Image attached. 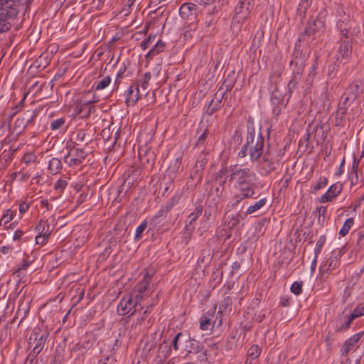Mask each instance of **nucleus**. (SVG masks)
Returning a JSON list of instances; mask_svg holds the SVG:
<instances>
[{"instance_id":"1","label":"nucleus","mask_w":364,"mask_h":364,"mask_svg":"<svg viewBox=\"0 0 364 364\" xmlns=\"http://www.w3.org/2000/svg\"><path fill=\"white\" fill-rule=\"evenodd\" d=\"M229 181L233 183L237 193L232 198V206L237 205L242 200L253 198L257 188V176L247 167L231 165L227 169Z\"/></svg>"},{"instance_id":"2","label":"nucleus","mask_w":364,"mask_h":364,"mask_svg":"<svg viewBox=\"0 0 364 364\" xmlns=\"http://www.w3.org/2000/svg\"><path fill=\"white\" fill-rule=\"evenodd\" d=\"M264 147V138L259 133L256 134L253 123L247 125V136L245 143L238 152V156L245 158L250 156L252 162L258 161L262 156Z\"/></svg>"},{"instance_id":"3","label":"nucleus","mask_w":364,"mask_h":364,"mask_svg":"<svg viewBox=\"0 0 364 364\" xmlns=\"http://www.w3.org/2000/svg\"><path fill=\"white\" fill-rule=\"evenodd\" d=\"M326 14L327 12L325 10L321 11L315 19L309 21L304 33L300 36V40L309 41L310 38L314 39L318 33L322 32L326 26Z\"/></svg>"},{"instance_id":"4","label":"nucleus","mask_w":364,"mask_h":364,"mask_svg":"<svg viewBox=\"0 0 364 364\" xmlns=\"http://www.w3.org/2000/svg\"><path fill=\"white\" fill-rule=\"evenodd\" d=\"M363 83L361 81L355 80L346 89V91L341 96V102L339 105L338 110L342 114H345L346 107L353 102L363 92Z\"/></svg>"},{"instance_id":"5","label":"nucleus","mask_w":364,"mask_h":364,"mask_svg":"<svg viewBox=\"0 0 364 364\" xmlns=\"http://www.w3.org/2000/svg\"><path fill=\"white\" fill-rule=\"evenodd\" d=\"M97 101L95 94L88 91L80 100L79 105L75 107L76 114L82 118L89 117L95 111V107L92 104Z\"/></svg>"},{"instance_id":"6","label":"nucleus","mask_w":364,"mask_h":364,"mask_svg":"<svg viewBox=\"0 0 364 364\" xmlns=\"http://www.w3.org/2000/svg\"><path fill=\"white\" fill-rule=\"evenodd\" d=\"M139 310V307L134 302L133 294L124 295L117 306V312L121 316H131Z\"/></svg>"},{"instance_id":"7","label":"nucleus","mask_w":364,"mask_h":364,"mask_svg":"<svg viewBox=\"0 0 364 364\" xmlns=\"http://www.w3.org/2000/svg\"><path fill=\"white\" fill-rule=\"evenodd\" d=\"M352 54V44L349 37H340V43L335 58L340 63H346Z\"/></svg>"},{"instance_id":"8","label":"nucleus","mask_w":364,"mask_h":364,"mask_svg":"<svg viewBox=\"0 0 364 364\" xmlns=\"http://www.w3.org/2000/svg\"><path fill=\"white\" fill-rule=\"evenodd\" d=\"M291 64L294 65V68L293 70L291 79L288 83V89L290 92L296 87L301 78L305 66L304 60L301 58H298L297 57H295V58L291 60Z\"/></svg>"},{"instance_id":"9","label":"nucleus","mask_w":364,"mask_h":364,"mask_svg":"<svg viewBox=\"0 0 364 364\" xmlns=\"http://www.w3.org/2000/svg\"><path fill=\"white\" fill-rule=\"evenodd\" d=\"M343 254L344 252L341 249L332 251L330 256L321 265V271L323 273H330L340 265V258Z\"/></svg>"},{"instance_id":"10","label":"nucleus","mask_w":364,"mask_h":364,"mask_svg":"<svg viewBox=\"0 0 364 364\" xmlns=\"http://www.w3.org/2000/svg\"><path fill=\"white\" fill-rule=\"evenodd\" d=\"M186 338V336L182 333H177L171 341L170 346L168 345H164L160 347L159 356L164 360L168 358L171 355V348H173L176 351L178 350L179 348V345L182 343H184Z\"/></svg>"},{"instance_id":"11","label":"nucleus","mask_w":364,"mask_h":364,"mask_svg":"<svg viewBox=\"0 0 364 364\" xmlns=\"http://www.w3.org/2000/svg\"><path fill=\"white\" fill-rule=\"evenodd\" d=\"M197 9L198 6L193 3H184L179 9L180 16L186 21H196L198 18Z\"/></svg>"},{"instance_id":"12","label":"nucleus","mask_w":364,"mask_h":364,"mask_svg":"<svg viewBox=\"0 0 364 364\" xmlns=\"http://www.w3.org/2000/svg\"><path fill=\"white\" fill-rule=\"evenodd\" d=\"M40 329L35 328L29 340L31 341L34 339L36 341V343L33 347L32 351L29 353V356H33V358H36V355L43 350L45 343L48 338V333L46 332L43 333L39 338H38L39 334Z\"/></svg>"},{"instance_id":"13","label":"nucleus","mask_w":364,"mask_h":364,"mask_svg":"<svg viewBox=\"0 0 364 364\" xmlns=\"http://www.w3.org/2000/svg\"><path fill=\"white\" fill-rule=\"evenodd\" d=\"M251 9L250 0H240L235 9V20L239 23L242 22L249 16Z\"/></svg>"},{"instance_id":"14","label":"nucleus","mask_w":364,"mask_h":364,"mask_svg":"<svg viewBox=\"0 0 364 364\" xmlns=\"http://www.w3.org/2000/svg\"><path fill=\"white\" fill-rule=\"evenodd\" d=\"M35 113L33 111L28 110L23 114L22 116L18 117L14 122V128L18 134H21L31 122L34 117Z\"/></svg>"},{"instance_id":"15","label":"nucleus","mask_w":364,"mask_h":364,"mask_svg":"<svg viewBox=\"0 0 364 364\" xmlns=\"http://www.w3.org/2000/svg\"><path fill=\"white\" fill-rule=\"evenodd\" d=\"M352 27V23L349 15L345 12L339 14V18L337 21V28L340 31V37H348V33Z\"/></svg>"},{"instance_id":"16","label":"nucleus","mask_w":364,"mask_h":364,"mask_svg":"<svg viewBox=\"0 0 364 364\" xmlns=\"http://www.w3.org/2000/svg\"><path fill=\"white\" fill-rule=\"evenodd\" d=\"M271 103L273 106V112L275 115H279L286 106L284 102V96L282 92L277 88L274 89L271 94Z\"/></svg>"},{"instance_id":"17","label":"nucleus","mask_w":364,"mask_h":364,"mask_svg":"<svg viewBox=\"0 0 364 364\" xmlns=\"http://www.w3.org/2000/svg\"><path fill=\"white\" fill-rule=\"evenodd\" d=\"M353 319H351L350 316L345 315L343 314L338 315L333 321V326L336 332H344L347 331Z\"/></svg>"},{"instance_id":"18","label":"nucleus","mask_w":364,"mask_h":364,"mask_svg":"<svg viewBox=\"0 0 364 364\" xmlns=\"http://www.w3.org/2000/svg\"><path fill=\"white\" fill-rule=\"evenodd\" d=\"M139 85L134 83L129 86L126 94V104L127 106H134L139 99Z\"/></svg>"},{"instance_id":"19","label":"nucleus","mask_w":364,"mask_h":364,"mask_svg":"<svg viewBox=\"0 0 364 364\" xmlns=\"http://www.w3.org/2000/svg\"><path fill=\"white\" fill-rule=\"evenodd\" d=\"M203 205L200 204H198L194 211L191 213L188 218L186 220V225L185 228H186V230L188 232H193L195 229V222L198 219V218L202 214L203 212Z\"/></svg>"},{"instance_id":"20","label":"nucleus","mask_w":364,"mask_h":364,"mask_svg":"<svg viewBox=\"0 0 364 364\" xmlns=\"http://www.w3.org/2000/svg\"><path fill=\"white\" fill-rule=\"evenodd\" d=\"M342 191V184L337 183L331 185L327 191L321 197L320 202L322 203L331 201L336 197Z\"/></svg>"},{"instance_id":"21","label":"nucleus","mask_w":364,"mask_h":364,"mask_svg":"<svg viewBox=\"0 0 364 364\" xmlns=\"http://www.w3.org/2000/svg\"><path fill=\"white\" fill-rule=\"evenodd\" d=\"M215 311V307L212 311L204 313L200 318V328L203 331L212 329L213 324V318Z\"/></svg>"},{"instance_id":"22","label":"nucleus","mask_w":364,"mask_h":364,"mask_svg":"<svg viewBox=\"0 0 364 364\" xmlns=\"http://www.w3.org/2000/svg\"><path fill=\"white\" fill-rule=\"evenodd\" d=\"M363 332H359L347 339L341 348V355H346L354 347L355 344L362 338Z\"/></svg>"},{"instance_id":"23","label":"nucleus","mask_w":364,"mask_h":364,"mask_svg":"<svg viewBox=\"0 0 364 364\" xmlns=\"http://www.w3.org/2000/svg\"><path fill=\"white\" fill-rule=\"evenodd\" d=\"M208 162L206 154H201L196 160L193 169L196 172V176L198 178V181H201L203 171L205 168Z\"/></svg>"},{"instance_id":"24","label":"nucleus","mask_w":364,"mask_h":364,"mask_svg":"<svg viewBox=\"0 0 364 364\" xmlns=\"http://www.w3.org/2000/svg\"><path fill=\"white\" fill-rule=\"evenodd\" d=\"M184 343H186L185 350L189 353H198L203 349L202 344L199 341L190 337L186 336Z\"/></svg>"},{"instance_id":"25","label":"nucleus","mask_w":364,"mask_h":364,"mask_svg":"<svg viewBox=\"0 0 364 364\" xmlns=\"http://www.w3.org/2000/svg\"><path fill=\"white\" fill-rule=\"evenodd\" d=\"M181 164V158L176 157L169 165L166 171V176L168 179L172 181L176 177L177 172L179 171Z\"/></svg>"},{"instance_id":"26","label":"nucleus","mask_w":364,"mask_h":364,"mask_svg":"<svg viewBox=\"0 0 364 364\" xmlns=\"http://www.w3.org/2000/svg\"><path fill=\"white\" fill-rule=\"evenodd\" d=\"M224 93H223L220 96H218V94H215V97L211 100L208 109L207 113L209 115L213 114L218 109H220L222 100L223 98Z\"/></svg>"},{"instance_id":"27","label":"nucleus","mask_w":364,"mask_h":364,"mask_svg":"<svg viewBox=\"0 0 364 364\" xmlns=\"http://www.w3.org/2000/svg\"><path fill=\"white\" fill-rule=\"evenodd\" d=\"M90 141L91 139L85 131L81 129L76 133L75 140L74 142L75 146H79L82 145H87Z\"/></svg>"},{"instance_id":"28","label":"nucleus","mask_w":364,"mask_h":364,"mask_svg":"<svg viewBox=\"0 0 364 364\" xmlns=\"http://www.w3.org/2000/svg\"><path fill=\"white\" fill-rule=\"evenodd\" d=\"M30 265L31 261H28L25 258H23L21 262L16 265V270L14 272V276L18 279H21L25 275V272Z\"/></svg>"},{"instance_id":"29","label":"nucleus","mask_w":364,"mask_h":364,"mask_svg":"<svg viewBox=\"0 0 364 364\" xmlns=\"http://www.w3.org/2000/svg\"><path fill=\"white\" fill-rule=\"evenodd\" d=\"M151 277L149 274H146L144 276L141 281L137 284L136 291L149 296V294L148 292H146V291H147L149 284L151 282Z\"/></svg>"},{"instance_id":"30","label":"nucleus","mask_w":364,"mask_h":364,"mask_svg":"<svg viewBox=\"0 0 364 364\" xmlns=\"http://www.w3.org/2000/svg\"><path fill=\"white\" fill-rule=\"evenodd\" d=\"M63 168V164L60 160L57 158H52L48 164V170L52 175L58 173Z\"/></svg>"},{"instance_id":"31","label":"nucleus","mask_w":364,"mask_h":364,"mask_svg":"<svg viewBox=\"0 0 364 364\" xmlns=\"http://www.w3.org/2000/svg\"><path fill=\"white\" fill-rule=\"evenodd\" d=\"M267 203V199L266 198H262L259 199L258 201H256L253 205H250L246 210L245 214L247 215L255 213V212L262 208L264 205H266Z\"/></svg>"},{"instance_id":"32","label":"nucleus","mask_w":364,"mask_h":364,"mask_svg":"<svg viewBox=\"0 0 364 364\" xmlns=\"http://www.w3.org/2000/svg\"><path fill=\"white\" fill-rule=\"evenodd\" d=\"M164 47L165 43L161 40H159L154 46L148 52L146 58L147 59H152L155 55L162 52Z\"/></svg>"},{"instance_id":"33","label":"nucleus","mask_w":364,"mask_h":364,"mask_svg":"<svg viewBox=\"0 0 364 364\" xmlns=\"http://www.w3.org/2000/svg\"><path fill=\"white\" fill-rule=\"evenodd\" d=\"M53 229V228H51L50 224H48L46 233L44 231L42 234H38L36 237V243L38 245L45 244L47 242L50 235L51 234Z\"/></svg>"},{"instance_id":"34","label":"nucleus","mask_w":364,"mask_h":364,"mask_svg":"<svg viewBox=\"0 0 364 364\" xmlns=\"http://www.w3.org/2000/svg\"><path fill=\"white\" fill-rule=\"evenodd\" d=\"M317 60H318V56H316L315 58V60H314V63L311 65L309 70V73H308V76L306 79V85H309L311 84V82L313 80V79L314 78L315 75H316V71L318 68V65H317Z\"/></svg>"},{"instance_id":"35","label":"nucleus","mask_w":364,"mask_h":364,"mask_svg":"<svg viewBox=\"0 0 364 364\" xmlns=\"http://www.w3.org/2000/svg\"><path fill=\"white\" fill-rule=\"evenodd\" d=\"M353 224H354V219L353 218H348L345 221L343 226L341 227V228L339 231V235H341L342 237L346 236L348 233L349 230H350V228H352Z\"/></svg>"},{"instance_id":"36","label":"nucleus","mask_w":364,"mask_h":364,"mask_svg":"<svg viewBox=\"0 0 364 364\" xmlns=\"http://www.w3.org/2000/svg\"><path fill=\"white\" fill-rule=\"evenodd\" d=\"M69 153L70 155H72L75 158L79 159L80 161H81L82 163L87 156L83 149L76 148L75 146H74V147L69 151Z\"/></svg>"},{"instance_id":"37","label":"nucleus","mask_w":364,"mask_h":364,"mask_svg":"<svg viewBox=\"0 0 364 364\" xmlns=\"http://www.w3.org/2000/svg\"><path fill=\"white\" fill-rule=\"evenodd\" d=\"M14 218L13 211L11 209L4 210L1 217L0 218V225H6Z\"/></svg>"},{"instance_id":"38","label":"nucleus","mask_w":364,"mask_h":364,"mask_svg":"<svg viewBox=\"0 0 364 364\" xmlns=\"http://www.w3.org/2000/svg\"><path fill=\"white\" fill-rule=\"evenodd\" d=\"M328 184V179L324 176H321L318 181L315 183V185L312 186L311 188V191L312 193H316L318 190L324 188Z\"/></svg>"},{"instance_id":"39","label":"nucleus","mask_w":364,"mask_h":364,"mask_svg":"<svg viewBox=\"0 0 364 364\" xmlns=\"http://www.w3.org/2000/svg\"><path fill=\"white\" fill-rule=\"evenodd\" d=\"M64 161L65 164H67L69 166L76 167L80 166L82 162L80 161L79 159L75 158V156L70 155V153L64 157Z\"/></svg>"},{"instance_id":"40","label":"nucleus","mask_w":364,"mask_h":364,"mask_svg":"<svg viewBox=\"0 0 364 364\" xmlns=\"http://www.w3.org/2000/svg\"><path fill=\"white\" fill-rule=\"evenodd\" d=\"M312 0H301L299 7L298 12L299 16H304L306 10L309 8Z\"/></svg>"},{"instance_id":"41","label":"nucleus","mask_w":364,"mask_h":364,"mask_svg":"<svg viewBox=\"0 0 364 364\" xmlns=\"http://www.w3.org/2000/svg\"><path fill=\"white\" fill-rule=\"evenodd\" d=\"M65 123V118H58L54 120H52L50 124V127L53 131H57L63 127Z\"/></svg>"},{"instance_id":"42","label":"nucleus","mask_w":364,"mask_h":364,"mask_svg":"<svg viewBox=\"0 0 364 364\" xmlns=\"http://www.w3.org/2000/svg\"><path fill=\"white\" fill-rule=\"evenodd\" d=\"M261 353V350L257 345H252L247 350V355L251 359L257 358Z\"/></svg>"},{"instance_id":"43","label":"nucleus","mask_w":364,"mask_h":364,"mask_svg":"<svg viewBox=\"0 0 364 364\" xmlns=\"http://www.w3.org/2000/svg\"><path fill=\"white\" fill-rule=\"evenodd\" d=\"M111 77L107 75L99 80L95 86V90H101L105 89L111 82Z\"/></svg>"},{"instance_id":"44","label":"nucleus","mask_w":364,"mask_h":364,"mask_svg":"<svg viewBox=\"0 0 364 364\" xmlns=\"http://www.w3.org/2000/svg\"><path fill=\"white\" fill-rule=\"evenodd\" d=\"M351 319H355L359 316L364 315V302L358 305L353 310V311L349 314Z\"/></svg>"},{"instance_id":"45","label":"nucleus","mask_w":364,"mask_h":364,"mask_svg":"<svg viewBox=\"0 0 364 364\" xmlns=\"http://www.w3.org/2000/svg\"><path fill=\"white\" fill-rule=\"evenodd\" d=\"M325 242L326 237L324 235L320 236L318 239L314 249V255H316V257H318V255L320 254L321 249L325 244Z\"/></svg>"},{"instance_id":"46","label":"nucleus","mask_w":364,"mask_h":364,"mask_svg":"<svg viewBox=\"0 0 364 364\" xmlns=\"http://www.w3.org/2000/svg\"><path fill=\"white\" fill-rule=\"evenodd\" d=\"M302 286H303V282H301V281L294 282L291 284V286L290 287V290H291V293L298 296L300 294H301V292H302Z\"/></svg>"},{"instance_id":"47","label":"nucleus","mask_w":364,"mask_h":364,"mask_svg":"<svg viewBox=\"0 0 364 364\" xmlns=\"http://www.w3.org/2000/svg\"><path fill=\"white\" fill-rule=\"evenodd\" d=\"M146 227H147V223H146V221H144L136 228V233H135V236H134L135 240H139L141 237L142 233L144 232V231L145 230Z\"/></svg>"},{"instance_id":"48","label":"nucleus","mask_w":364,"mask_h":364,"mask_svg":"<svg viewBox=\"0 0 364 364\" xmlns=\"http://www.w3.org/2000/svg\"><path fill=\"white\" fill-rule=\"evenodd\" d=\"M132 294L134 296V301L139 306V309H143V307L141 305V301L144 299V297L148 296L143 293H140L137 291L134 294Z\"/></svg>"},{"instance_id":"49","label":"nucleus","mask_w":364,"mask_h":364,"mask_svg":"<svg viewBox=\"0 0 364 364\" xmlns=\"http://www.w3.org/2000/svg\"><path fill=\"white\" fill-rule=\"evenodd\" d=\"M228 225L229 228H234L240 223L239 216L236 215H230L228 217Z\"/></svg>"},{"instance_id":"50","label":"nucleus","mask_w":364,"mask_h":364,"mask_svg":"<svg viewBox=\"0 0 364 364\" xmlns=\"http://www.w3.org/2000/svg\"><path fill=\"white\" fill-rule=\"evenodd\" d=\"M181 198V196L178 194L174 195L170 200L166 203V207L168 210L173 208L174 205L178 203Z\"/></svg>"},{"instance_id":"51","label":"nucleus","mask_w":364,"mask_h":364,"mask_svg":"<svg viewBox=\"0 0 364 364\" xmlns=\"http://www.w3.org/2000/svg\"><path fill=\"white\" fill-rule=\"evenodd\" d=\"M48 220L43 222L42 220H40L38 225L36 226V230L38 231V234H42L44 231H46L47 225Z\"/></svg>"},{"instance_id":"52","label":"nucleus","mask_w":364,"mask_h":364,"mask_svg":"<svg viewBox=\"0 0 364 364\" xmlns=\"http://www.w3.org/2000/svg\"><path fill=\"white\" fill-rule=\"evenodd\" d=\"M36 158L37 157L34 154H32V153L26 154L23 157V161L25 164H28L30 163L35 162L36 160Z\"/></svg>"},{"instance_id":"53","label":"nucleus","mask_w":364,"mask_h":364,"mask_svg":"<svg viewBox=\"0 0 364 364\" xmlns=\"http://www.w3.org/2000/svg\"><path fill=\"white\" fill-rule=\"evenodd\" d=\"M11 24L6 20L0 18V32H6L10 29Z\"/></svg>"},{"instance_id":"54","label":"nucleus","mask_w":364,"mask_h":364,"mask_svg":"<svg viewBox=\"0 0 364 364\" xmlns=\"http://www.w3.org/2000/svg\"><path fill=\"white\" fill-rule=\"evenodd\" d=\"M151 77V75L150 73L147 72L144 75L143 80L141 84V87L143 90H146L149 86V82Z\"/></svg>"},{"instance_id":"55","label":"nucleus","mask_w":364,"mask_h":364,"mask_svg":"<svg viewBox=\"0 0 364 364\" xmlns=\"http://www.w3.org/2000/svg\"><path fill=\"white\" fill-rule=\"evenodd\" d=\"M14 250L12 245L2 246L0 247V254L4 255L10 256Z\"/></svg>"},{"instance_id":"56","label":"nucleus","mask_w":364,"mask_h":364,"mask_svg":"<svg viewBox=\"0 0 364 364\" xmlns=\"http://www.w3.org/2000/svg\"><path fill=\"white\" fill-rule=\"evenodd\" d=\"M215 22V17L212 12H208L205 17V24L207 27L213 26Z\"/></svg>"},{"instance_id":"57","label":"nucleus","mask_w":364,"mask_h":364,"mask_svg":"<svg viewBox=\"0 0 364 364\" xmlns=\"http://www.w3.org/2000/svg\"><path fill=\"white\" fill-rule=\"evenodd\" d=\"M194 26H195L194 24L191 23L190 29H187L184 31L183 36L186 40L191 39L193 38V33H194L195 28H196V27Z\"/></svg>"},{"instance_id":"58","label":"nucleus","mask_w":364,"mask_h":364,"mask_svg":"<svg viewBox=\"0 0 364 364\" xmlns=\"http://www.w3.org/2000/svg\"><path fill=\"white\" fill-rule=\"evenodd\" d=\"M360 163V159H357L356 158L353 159V165L350 170V176H352L353 175H355V177H357V171L358 165Z\"/></svg>"},{"instance_id":"59","label":"nucleus","mask_w":364,"mask_h":364,"mask_svg":"<svg viewBox=\"0 0 364 364\" xmlns=\"http://www.w3.org/2000/svg\"><path fill=\"white\" fill-rule=\"evenodd\" d=\"M68 185V182L65 180L58 179L55 184V189L58 191L64 190Z\"/></svg>"},{"instance_id":"60","label":"nucleus","mask_w":364,"mask_h":364,"mask_svg":"<svg viewBox=\"0 0 364 364\" xmlns=\"http://www.w3.org/2000/svg\"><path fill=\"white\" fill-rule=\"evenodd\" d=\"M155 38V36H149L147 38L144 39L141 43V47L143 50H146L149 46L150 43L153 42V40Z\"/></svg>"},{"instance_id":"61","label":"nucleus","mask_w":364,"mask_h":364,"mask_svg":"<svg viewBox=\"0 0 364 364\" xmlns=\"http://www.w3.org/2000/svg\"><path fill=\"white\" fill-rule=\"evenodd\" d=\"M207 136H208V129H205L204 130V132L199 136V137L197 140V142H196V145L199 146L200 144H203L205 141L207 139Z\"/></svg>"},{"instance_id":"62","label":"nucleus","mask_w":364,"mask_h":364,"mask_svg":"<svg viewBox=\"0 0 364 364\" xmlns=\"http://www.w3.org/2000/svg\"><path fill=\"white\" fill-rule=\"evenodd\" d=\"M205 251L203 250L200 252V255L198 259V263H208L210 260L209 255L208 257L205 255Z\"/></svg>"},{"instance_id":"63","label":"nucleus","mask_w":364,"mask_h":364,"mask_svg":"<svg viewBox=\"0 0 364 364\" xmlns=\"http://www.w3.org/2000/svg\"><path fill=\"white\" fill-rule=\"evenodd\" d=\"M29 208V204L27 203L26 202H23L21 203L20 205H19V212L21 215H23V213H25L28 209Z\"/></svg>"},{"instance_id":"64","label":"nucleus","mask_w":364,"mask_h":364,"mask_svg":"<svg viewBox=\"0 0 364 364\" xmlns=\"http://www.w3.org/2000/svg\"><path fill=\"white\" fill-rule=\"evenodd\" d=\"M98 364H114V360L110 356H107L104 360H100Z\"/></svg>"}]
</instances>
